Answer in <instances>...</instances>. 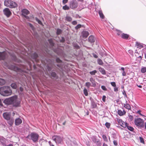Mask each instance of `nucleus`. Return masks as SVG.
I'll return each mask as SVG.
<instances>
[{
    "label": "nucleus",
    "instance_id": "obj_53",
    "mask_svg": "<svg viewBox=\"0 0 146 146\" xmlns=\"http://www.w3.org/2000/svg\"><path fill=\"white\" fill-rule=\"evenodd\" d=\"M72 24L74 25H75L77 24V22L76 21H74L72 22Z\"/></svg>",
    "mask_w": 146,
    "mask_h": 146
},
{
    "label": "nucleus",
    "instance_id": "obj_62",
    "mask_svg": "<svg viewBox=\"0 0 146 146\" xmlns=\"http://www.w3.org/2000/svg\"><path fill=\"white\" fill-rule=\"evenodd\" d=\"M61 42H63L64 41V38H62V39L60 40Z\"/></svg>",
    "mask_w": 146,
    "mask_h": 146
},
{
    "label": "nucleus",
    "instance_id": "obj_58",
    "mask_svg": "<svg viewBox=\"0 0 146 146\" xmlns=\"http://www.w3.org/2000/svg\"><path fill=\"white\" fill-rule=\"evenodd\" d=\"M56 60L57 62H61V60L59 58H57Z\"/></svg>",
    "mask_w": 146,
    "mask_h": 146
},
{
    "label": "nucleus",
    "instance_id": "obj_4",
    "mask_svg": "<svg viewBox=\"0 0 146 146\" xmlns=\"http://www.w3.org/2000/svg\"><path fill=\"white\" fill-rule=\"evenodd\" d=\"M39 136L37 133H32L28 135L27 137L32 140L34 142H36L38 141Z\"/></svg>",
    "mask_w": 146,
    "mask_h": 146
},
{
    "label": "nucleus",
    "instance_id": "obj_37",
    "mask_svg": "<svg viewBox=\"0 0 146 146\" xmlns=\"http://www.w3.org/2000/svg\"><path fill=\"white\" fill-rule=\"evenodd\" d=\"M61 32L62 31L61 30L59 29H58L57 30L56 33L57 35H59L61 33Z\"/></svg>",
    "mask_w": 146,
    "mask_h": 146
},
{
    "label": "nucleus",
    "instance_id": "obj_34",
    "mask_svg": "<svg viewBox=\"0 0 146 146\" xmlns=\"http://www.w3.org/2000/svg\"><path fill=\"white\" fill-rule=\"evenodd\" d=\"M32 57L34 59H36L38 57V55L36 53H34L32 55Z\"/></svg>",
    "mask_w": 146,
    "mask_h": 146
},
{
    "label": "nucleus",
    "instance_id": "obj_6",
    "mask_svg": "<svg viewBox=\"0 0 146 146\" xmlns=\"http://www.w3.org/2000/svg\"><path fill=\"white\" fill-rule=\"evenodd\" d=\"M5 65L8 68L15 71L19 72L21 70L20 68L18 67L15 65H12L11 66H10L8 65L6 63Z\"/></svg>",
    "mask_w": 146,
    "mask_h": 146
},
{
    "label": "nucleus",
    "instance_id": "obj_3",
    "mask_svg": "<svg viewBox=\"0 0 146 146\" xmlns=\"http://www.w3.org/2000/svg\"><path fill=\"white\" fill-rule=\"evenodd\" d=\"M4 4L5 6L10 8H15L17 6V3L13 0H5Z\"/></svg>",
    "mask_w": 146,
    "mask_h": 146
},
{
    "label": "nucleus",
    "instance_id": "obj_46",
    "mask_svg": "<svg viewBox=\"0 0 146 146\" xmlns=\"http://www.w3.org/2000/svg\"><path fill=\"white\" fill-rule=\"evenodd\" d=\"M51 76L53 77H55L56 76V74L55 72H53L51 73Z\"/></svg>",
    "mask_w": 146,
    "mask_h": 146
},
{
    "label": "nucleus",
    "instance_id": "obj_39",
    "mask_svg": "<svg viewBox=\"0 0 146 146\" xmlns=\"http://www.w3.org/2000/svg\"><path fill=\"white\" fill-rule=\"evenodd\" d=\"M102 138L105 141H108V139L105 135H103Z\"/></svg>",
    "mask_w": 146,
    "mask_h": 146
},
{
    "label": "nucleus",
    "instance_id": "obj_9",
    "mask_svg": "<svg viewBox=\"0 0 146 146\" xmlns=\"http://www.w3.org/2000/svg\"><path fill=\"white\" fill-rule=\"evenodd\" d=\"M117 121L119 124L121 126L124 128L126 127L127 125V123L124 122L120 119H117Z\"/></svg>",
    "mask_w": 146,
    "mask_h": 146
},
{
    "label": "nucleus",
    "instance_id": "obj_50",
    "mask_svg": "<svg viewBox=\"0 0 146 146\" xmlns=\"http://www.w3.org/2000/svg\"><path fill=\"white\" fill-rule=\"evenodd\" d=\"M141 111L140 110H139L136 113H137L139 114L140 115H141V116H143V115L142 114H141Z\"/></svg>",
    "mask_w": 146,
    "mask_h": 146
},
{
    "label": "nucleus",
    "instance_id": "obj_32",
    "mask_svg": "<svg viewBox=\"0 0 146 146\" xmlns=\"http://www.w3.org/2000/svg\"><path fill=\"white\" fill-rule=\"evenodd\" d=\"M136 45L137 46V48H143V46L140 43H138L137 42L136 43Z\"/></svg>",
    "mask_w": 146,
    "mask_h": 146
},
{
    "label": "nucleus",
    "instance_id": "obj_40",
    "mask_svg": "<svg viewBox=\"0 0 146 146\" xmlns=\"http://www.w3.org/2000/svg\"><path fill=\"white\" fill-rule=\"evenodd\" d=\"M36 20L38 22V23L42 25V23L37 18H35Z\"/></svg>",
    "mask_w": 146,
    "mask_h": 146
},
{
    "label": "nucleus",
    "instance_id": "obj_28",
    "mask_svg": "<svg viewBox=\"0 0 146 146\" xmlns=\"http://www.w3.org/2000/svg\"><path fill=\"white\" fill-rule=\"evenodd\" d=\"M141 72L142 73H143L146 72V67H143L141 69Z\"/></svg>",
    "mask_w": 146,
    "mask_h": 146
},
{
    "label": "nucleus",
    "instance_id": "obj_48",
    "mask_svg": "<svg viewBox=\"0 0 146 146\" xmlns=\"http://www.w3.org/2000/svg\"><path fill=\"white\" fill-rule=\"evenodd\" d=\"M106 96H103L102 98V100L104 102L106 101Z\"/></svg>",
    "mask_w": 146,
    "mask_h": 146
},
{
    "label": "nucleus",
    "instance_id": "obj_55",
    "mask_svg": "<svg viewBox=\"0 0 146 146\" xmlns=\"http://www.w3.org/2000/svg\"><path fill=\"white\" fill-rule=\"evenodd\" d=\"M113 143L116 146L117 145V142L116 141L114 140L113 141Z\"/></svg>",
    "mask_w": 146,
    "mask_h": 146
},
{
    "label": "nucleus",
    "instance_id": "obj_25",
    "mask_svg": "<svg viewBox=\"0 0 146 146\" xmlns=\"http://www.w3.org/2000/svg\"><path fill=\"white\" fill-rule=\"evenodd\" d=\"M11 87L14 89H15L17 88V85L16 83H13L11 84Z\"/></svg>",
    "mask_w": 146,
    "mask_h": 146
},
{
    "label": "nucleus",
    "instance_id": "obj_33",
    "mask_svg": "<svg viewBox=\"0 0 146 146\" xmlns=\"http://www.w3.org/2000/svg\"><path fill=\"white\" fill-rule=\"evenodd\" d=\"M63 9L64 10H68L69 9V7L66 5L63 7Z\"/></svg>",
    "mask_w": 146,
    "mask_h": 146
},
{
    "label": "nucleus",
    "instance_id": "obj_14",
    "mask_svg": "<svg viewBox=\"0 0 146 146\" xmlns=\"http://www.w3.org/2000/svg\"><path fill=\"white\" fill-rule=\"evenodd\" d=\"M117 112L118 114L120 116L123 115L126 113V112L125 110H123L122 111L121 110H118Z\"/></svg>",
    "mask_w": 146,
    "mask_h": 146
},
{
    "label": "nucleus",
    "instance_id": "obj_43",
    "mask_svg": "<svg viewBox=\"0 0 146 146\" xmlns=\"http://www.w3.org/2000/svg\"><path fill=\"white\" fill-rule=\"evenodd\" d=\"M101 88L104 90L107 91V89L106 88V87L104 86H101Z\"/></svg>",
    "mask_w": 146,
    "mask_h": 146
},
{
    "label": "nucleus",
    "instance_id": "obj_56",
    "mask_svg": "<svg viewBox=\"0 0 146 146\" xmlns=\"http://www.w3.org/2000/svg\"><path fill=\"white\" fill-rule=\"evenodd\" d=\"M3 145L4 146H13V145L12 144H9L8 145H6V144H3Z\"/></svg>",
    "mask_w": 146,
    "mask_h": 146
},
{
    "label": "nucleus",
    "instance_id": "obj_60",
    "mask_svg": "<svg viewBox=\"0 0 146 146\" xmlns=\"http://www.w3.org/2000/svg\"><path fill=\"white\" fill-rule=\"evenodd\" d=\"M29 26L32 28V29H33V25L31 24H29Z\"/></svg>",
    "mask_w": 146,
    "mask_h": 146
},
{
    "label": "nucleus",
    "instance_id": "obj_38",
    "mask_svg": "<svg viewBox=\"0 0 146 146\" xmlns=\"http://www.w3.org/2000/svg\"><path fill=\"white\" fill-rule=\"evenodd\" d=\"M105 125L107 128H109L110 126V124L109 123L106 122V123Z\"/></svg>",
    "mask_w": 146,
    "mask_h": 146
},
{
    "label": "nucleus",
    "instance_id": "obj_24",
    "mask_svg": "<svg viewBox=\"0 0 146 146\" xmlns=\"http://www.w3.org/2000/svg\"><path fill=\"white\" fill-rule=\"evenodd\" d=\"M121 69L122 71V76H126V73L125 71L124 68L123 67H121Z\"/></svg>",
    "mask_w": 146,
    "mask_h": 146
},
{
    "label": "nucleus",
    "instance_id": "obj_18",
    "mask_svg": "<svg viewBox=\"0 0 146 146\" xmlns=\"http://www.w3.org/2000/svg\"><path fill=\"white\" fill-rule=\"evenodd\" d=\"M121 37L123 38L127 39L129 37V35L124 33H123L121 35Z\"/></svg>",
    "mask_w": 146,
    "mask_h": 146
},
{
    "label": "nucleus",
    "instance_id": "obj_44",
    "mask_svg": "<svg viewBox=\"0 0 146 146\" xmlns=\"http://www.w3.org/2000/svg\"><path fill=\"white\" fill-rule=\"evenodd\" d=\"M49 41L50 44V45L52 46H54V44L52 41V40H49Z\"/></svg>",
    "mask_w": 146,
    "mask_h": 146
},
{
    "label": "nucleus",
    "instance_id": "obj_31",
    "mask_svg": "<svg viewBox=\"0 0 146 146\" xmlns=\"http://www.w3.org/2000/svg\"><path fill=\"white\" fill-rule=\"evenodd\" d=\"M97 72V71L96 70H94L90 72V73L91 75H95V74Z\"/></svg>",
    "mask_w": 146,
    "mask_h": 146
},
{
    "label": "nucleus",
    "instance_id": "obj_30",
    "mask_svg": "<svg viewBox=\"0 0 146 146\" xmlns=\"http://www.w3.org/2000/svg\"><path fill=\"white\" fill-rule=\"evenodd\" d=\"M99 14L100 15V17L101 18H102V19H103L104 18V15L102 13V11H99Z\"/></svg>",
    "mask_w": 146,
    "mask_h": 146
},
{
    "label": "nucleus",
    "instance_id": "obj_1",
    "mask_svg": "<svg viewBox=\"0 0 146 146\" xmlns=\"http://www.w3.org/2000/svg\"><path fill=\"white\" fill-rule=\"evenodd\" d=\"M4 102L6 104H12L15 106H18L20 104V102L16 95L6 99L4 100Z\"/></svg>",
    "mask_w": 146,
    "mask_h": 146
},
{
    "label": "nucleus",
    "instance_id": "obj_54",
    "mask_svg": "<svg viewBox=\"0 0 146 146\" xmlns=\"http://www.w3.org/2000/svg\"><path fill=\"white\" fill-rule=\"evenodd\" d=\"M68 1V0H63L62 2L63 4H65Z\"/></svg>",
    "mask_w": 146,
    "mask_h": 146
},
{
    "label": "nucleus",
    "instance_id": "obj_49",
    "mask_svg": "<svg viewBox=\"0 0 146 146\" xmlns=\"http://www.w3.org/2000/svg\"><path fill=\"white\" fill-rule=\"evenodd\" d=\"M1 144L2 145H3V146H4V145H3V144H5V142L3 140H1Z\"/></svg>",
    "mask_w": 146,
    "mask_h": 146
},
{
    "label": "nucleus",
    "instance_id": "obj_17",
    "mask_svg": "<svg viewBox=\"0 0 146 146\" xmlns=\"http://www.w3.org/2000/svg\"><path fill=\"white\" fill-rule=\"evenodd\" d=\"M22 14L23 15H25L24 14H25V15H27L29 13V12L27 10L24 9L22 10Z\"/></svg>",
    "mask_w": 146,
    "mask_h": 146
},
{
    "label": "nucleus",
    "instance_id": "obj_41",
    "mask_svg": "<svg viewBox=\"0 0 146 146\" xmlns=\"http://www.w3.org/2000/svg\"><path fill=\"white\" fill-rule=\"evenodd\" d=\"M81 27V25L80 24L78 25L76 27H75V29L77 30L79 28H80Z\"/></svg>",
    "mask_w": 146,
    "mask_h": 146
},
{
    "label": "nucleus",
    "instance_id": "obj_12",
    "mask_svg": "<svg viewBox=\"0 0 146 146\" xmlns=\"http://www.w3.org/2000/svg\"><path fill=\"white\" fill-rule=\"evenodd\" d=\"M7 56V54L5 52H0V60H4Z\"/></svg>",
    "mask_w": 146,
    "mask_h": 146
},
{
    "label": "nucleus",
    "instance_id": "obj_64",
    "mask_svg": "<svg viewBox=\"0 0 146 146\" xmlns=\"http://www.w3.org/2000/svg\"><path fill=\"white\" fill-rule=\"evenodd\" d=\"M103 146H108L107 145L106 143H104L103 144Z\"/></svg>",
    "mask_w": 146,
    "mask_h": 146
},
{
    "label": "nucleus",
    "instance_id": "obj_27",
    "mask_svg": "<svg viewBox=\"0 0 146 146\" xmlns=\"http://www.w3.org/2000/svg\"><path fill=\"white\" fill-rule=\"evenodd\" d=\"M128 125V124L127 123V125L126 127H127V129L130 131H133L134 130L133 128L131 126H129Z\"/></svg>",
    "mask_w": 146,
    "mask_h": 146
},
{
    "label": "nucleus",
    "instance_id": "obj_8",
    "mask_svg": "<svg viewBox=\"0 0 146 146\" xmlns=\"http://www.w3.org/2000/svg\"><path fill=\"white\" fill-rule=\"evenodd\" d=\"M4 14L7 17H9L11 15V12L8 8H5L3 10Z\"/></svg>",
    "mask_w": 146,
    "mask_h": 146
},
{
    "label": "nucleus",
    "instance_id": "obj_57",
    "mask_svg": "<svg viewBox=\"0 0 146 146\" xmlns=\"http://www.w3.org/2000/svg\"><path fill=\"white\" fill-rule=\"evenodd\" d=\"M48 143L50 146H54V145L50 141H49L48 142Z\"/></svg>",
    "mask_w": 146,
    "mask_h": 146
},
{
    "label": "nucleus",
    "instance_id": "obj_42",
    "mask_svg": "<svg viewBox=\"0 0 146 146\" xmlns=\"http://www.w3.org/2000/svg\"><path fill=\"white\" fill-rule=\"evenodd\" d=\"M92 108H95L97 106L96 104L94 102H93L92 103Z\"/></svg>",
    "mask_w": 146,
    "mask_h": 146
},
{
    "label": "nucleus",
    "instance_id": "obj_35",
    "mask_svg": "<svg viewBox=\"0 0 146 146\" xmlns=\"http://www.w3.org/2000/svg\"><path fill=\"white\" fill-rule=\"evenodd\" d=\"M85 86L87 88H89L91 86V83L89 82H87L85 83Z\"/></svg>",
    "mask_w": 146,
    "mask_h": 146
},
{
    "label": "nucleus",
    "instance_id": "obj_10",
    "mask_svg": "<svg viewBox=\"0 0 146 146\" xmlns=\"http://www.w3.org/2000/svg\"><path fill=\"white\" fill-rule=\"evenodd\" d=\"M78 6V3L77 2L72 1L70 4V7L72 9H74L77 8Z\"/></svg>",
    "mask_w": 146,
    "mask_h": 146
},
{
    "label": "nucleus",
    "instance_id": "obj_7",
    "mask_svg": "<svg viewBox=\"0 0 146 146\" xmlns=\"http://www.w3.org/2000/svg\"><path fill=\"white\" fill-rule=\"evenodd\" d=\"M52 139L56 143H60L62 141L61 137L58 136L54 135L52 137Z\"/></svg>",
    "mask_w": 146,
    "mask_h": 146
},
{
    "label": "nucleus",
    "instance_id": "obj_47",
    "mask_svg": "<svg viewBox=\"0 0 146 146\" xmlns=\"http://www.w3.org/2000/svg\"><path fill=\"white\" fill-rule=\"evenodd\" d=\"M139 139L141 142L144 143V142L143 140V139L141 137H140Z\"/></svg>",
    "mask_w": 146,
    "mask_h": 146
},
{
    "label": "nucleus",
    "instance_id": "obj_52",
    "mask_svg": "<svg viewBox=\"0 0 146 146\" xmlns=\"http://www.w3.org/2000/svg\"><path fill=\"white\" fill-rule=\"evenodd\" d=\"M114 87V91L115 92H117L118 91V88L117 87H116V86H115V87Z\"/></svg>",
    "mask_w": 146,
    "mask_h": 146
},
{
    "label": "nucleus",
    "instance_id": "obj_51",
    "mask_svg": "<svg viewBox=\"0 0 146 146\" xmlns=\"http://www.w3.org/2000/svg\"><path fill=\"white\" fill-rule=\"evenodd\" d=\"M129 119L131 121H132L133 119V116L131 115H129Z\"/></svg>",
    "mask_w": 146,
    "mask_h": 146
},
{
    "label": "nucleus",
    "instance_id": "obj_45",
    "mask_svg": "<svg viewBox=\"0 0 146 146\" xmlns=\"http://www.w3.org/2000/svg\"><path fill=\"white\" fill-rule=\"evenodd\" d=\"M110 84L113 87H115L116 86V84L115 82H112L110 83Z\"/></svg>",
    "mask_w": 146,
    "mask_h": 146
},
{
    "label": "nucleus",
    "instance_id": "obj_5",
    "mask_svg": "<svg viewBox=\"0 0 146 146\" xmlns=\"http://www.w3.org/2000/svg\"><path fill=\"white\" fill-rule=\"evenodd\" d=\"M134 122L135 125L137 126L140 127H143L144 126V121L142 119L140 118H135Z\"/></svg>",
    "mask_w": 146,
    "mask_h": 146
},
{
    "label": "nucleus",
    "instance_id": "obj_15",
    "mask_svg": "<svg viewBox=\"0 0 146 146\" xmlns=\"http://www.w3.org/2000/svg\"><path fill=\"white\" fill-rule=\"evenodd\" d=\"M82 34L83 37L86 38L89 35L88 32L86 31H83L82 33Z\"/></svg>",
    "mask_w": 146,
    "mask_h": 146
},
{
    "label": "nucleus",
    "instance_id": "obj_16",
    "mask_svg": "<svg viewBox=\"0 0 146 146\" xmlns=\"http://www.w3.org/2000/svg\"><path fill=\"white\" fill-rule=\"evenodd\" d=\"M98 70L103 75H105L106 74V71L103 68L101 67L99 68H98Z\"/></svg>",
    "mask_w": 146,
    "mask_h": 146
},
{
    "label": "nucleus",
    "instance_id": "obj_13",
    "mask_svg": "<svg viewBox=\"0 0 146 146\" xmlns=\"http://www.w3.org/2000/svg\"><path fill=\"white\" fill-rule=\"evenodd\" d=\"M22 123L21 119L19 118H17L15 120V124L16 125H18Z\"/></svg>",
    "mask_w": 146,
    "mask_h": 146
},
{
    "label": "nucleus",
    "instance_id": "obj_29",
    "mask_svg": "<svg viewBox=\"0 0 146 146\" xmlns=\"http://www.w3.org/2000/svg\"><path fill=\"white\" fill-rule=\"evenodd\" d=\"M5 82L3 79L0 78V85L4 84Z\"/></svg>",
    "mask_w": 146,
    "mask_h": 146
},
{
    "label": "nucleus",
    "instance_id": "obj_36",
    "mask_svg": "<svg viewBox=\"0 0 146 146\" xmlns=\"http://www.w3.org/2000/svg\"><path fill=\"white\" fill-rule=\"evenodd\" d=\"M84 93L86 96H87L88 95V93L87 90L86 88H84Z\"/></svg>",
    "mask_w": 146,
    "mask_h": 146
},
{
    "label": "nucleus",
    "instance_id": "obj_20",
    "mask_svg": "<svg viewBox=\"0 0 146 146\" xmlns=\"http://www.w3.org/2000/svg\"><path fill=\"white\" fill-rule=\"evenodd\" d=\"M88 41L91 42H94L95 40L93 36H90L88 38Z\"/></svg>",
    "mask_w": 146,
    "mask_h": 146
},
{
    "label": "nucleus",
    "instance_id": "obj_11",
    "mask_svg": "<svg viewBox=\"0 0 146 146\" xmlns=\"http://www.w3.org/2000/svg\"><path fill=\"white\" fill-rule=\"evenodd\" d=\"M4 118L7 120H9L10 119L11 113L10 112H5L3 114Z\"/></svg>",
    "mask_w": 146,
    "mask_h": 146
},
{
    "label": "nucleus",
    "instance_id": "obj_63",
    "mask_svg": "<svg viewBox=\"0 0 146 146\" xmlns=\"http://www.w3.org/2000/svg\"><path fill=\"white\" fill-rule=\"evenodd\" d=\"M131 54H132L133 53V51L132 50H129L128 51Z\"/></svg>",
    "mask_w": 146,
    "mask_h": 146
},
{
    "label": "nucleus",
    "instance_id": "obj_23",
    "mask_svg": "<svg viewBox=\"0 0 146 146\" xmlns=\"http://www.w3.org/2000/svg\"><path fill=\"white\" fill-rule=\"evenodd\" d=\"M124 107L126 109L129 110L131 109V107L130 105L128 104H126L124 105Z\"/></svg>",
    "mask_w": 146,
    "mask_h": 146
},
{
    "label": "nucleus",
    "instance_id": "obj_59",
    "mask_svg": "<svg viewBox=\"0 0 146 146\" xmlns=\"http://www.w3.org/2000/svg\"><path fill=\"white\" fill-rule=\"evenodd\" d=\"M19 90L21 91V92H22L23 90V88L22 87H20L19 88Z\"/></svg>",
    "mask_w": 146,
    "mask_h": 146
},
{
    "label": "nucleus",
    "instance_id": "obj_21",
    "mask_svg": "<svg viewBox=\"0 0 146 146\" xmlns=\"http://www.w3.org/2000/svg\"><path fill=\"white\" fill-rule=\"evenodd\" d=\"M90 81L92 84V86L94 87L96 86V84L95 82V80L93 78H90Z\"/></svg>",
    "mask_w": 146,
    "mask_h": 146
},
{
    "label": "nucleus",
    "instance_id": "obj_19",
    "mask_svg": "<svg viewBox=\"0 0 146 146\" xmlns=\"http://www.w3.org/2000/svg\"><path fill=\"white\" fill-rule=\"evenodd\" d=\"M7 120L8 121V124L11 126L13 125L14 121V119L12 118L11 119L10 118V119Z\"/></svg>",
    "mask_w": 146,
    "mask_h": 146
},
{
    "label": "nucleus",
    "instance_id": "obj_26",
    "mask_svg": "<svg viewBox=\"0 0 146 146\" xmlns=\"http://www.w3.org/2000/svg\"><path fill=\"white\" fill-rule=\"evenodd\" d=\"M97 62L98 64L99 65H102L103 64V62L102 60L100 58L98 59Z\"/></svg>",
    "mask_w": 146,
    "mask_h": 146
},
{
    "label": "nucleus",
    "instance_id": "obj_22",
    "mask_svg": "<svg viewBox=\"0 0 146 146\" xmlns=\"http://www.w3.org/2000/svg\"><path fill=\"white\" fill-rule=\"evenodd\" d=\"M65 20L68 22H70L72 20V17L68 16H66L65 18Z\"/></svg>",
    "mask_w": 146,
    "mask_h": 146
},
{
    "label": "nucleus",
    "instance_id": "obj_61",
    "mask_svg": "<svg viewBox=\"0 0 146 146\" xmlns=\"http://www.w3.org/2000/svg\"><path fill=\"white\" fill-rule=\"evenodd\" d=\"M93 56L95 58H97L98 57V56L96 54H93Z\"/></svg>",
    "mask_w": 146,
    "mask_h": 146
},
{
    "label": "nucleus",
    "instance_id": "obj_2",
    "mask_svg": "<svg viewBox=\"0 0 146 146\" xmlns=\"http://www.w3.org/2000/svg\"><path fill=\"white\" fill-rule=\"evenodd\" d=\"M0 93L1 95L4 96H8L11 94L12 91L10 87L5 86L1 88Z\"/></svg>",
    "mask_w": 146,
    "mask_h": 146
}]
</instances>
